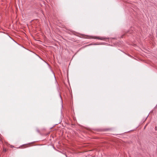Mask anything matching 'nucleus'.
Returning <instances> with one entry per match:
<instances>
[{
	"label": "nucleus",
	"mask_w": 157,
	"mask_h": 157,
	"mask_svg": "<svg viewBox=\"0 0 157 157\" xmlns=\"http://www.w3.org/2000/svg\"><path fill=\"white\" fill-rule=\"evenodd\" d=\"M4 151L5 152H6V149H4Z\"/></svg>",
	"instance_id": "obj_2"
},
{
	"label": "nucleus",
	"mask_w": 157,
	"mask_h": 157,
	"mask_svg": "<svg viewBox=\"0 0 157 157\" xmlns=\"http://www.w3.org/2000/svg\"><path fill=\"white\" fill-rule=\"evenodd\" d=\"M93 44L94 45H97V44Z\"/></svg>",
	"instance_id": "obj_3"
},
{
	"label": "nucleus",
	"mask_w": 157,
	"mask_h": 157,
	"mask_svg": "<svg viewBox=\"0 0 157 157\" xmlns=\"http://www.w3.org/2000/svg\"><path fill=\"white\" fill-rule=\"evenodd\" d=\"M91 38L92 39H98L101 40H103L105 39V38L103 37H97L96 36H91Z\"/></svg>",
	"instance_id": "obj_1"
}]
</instances>
